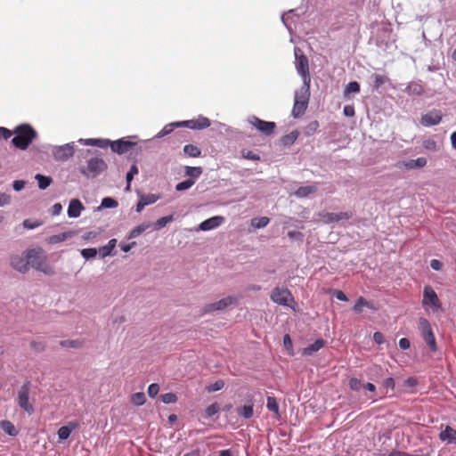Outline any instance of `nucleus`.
<instances>
[{
  "label": "nucleus",
  "mask_w": 456,
  "mask_h": 456,
  "mask_svg": "<svg viewBox=\"0 0 456 456\" xmlns=\"http://www.w3.org/2000/svg\"><path fill=\"white\" fill-rule=\"evenodd\" d=\"M37 138L38 133L35 127L31 124L24 122L14 126L11 144L17 150L27 151Z\"/></svg>",
  "instance_id": "obj_1"
},
{
  "label": "nucleus",
  "mask_w": 456,
  "mask_h": 456,
  "mask_svg": "<svg viewBox=\"0 0 456 456\" xmlns=\"http://www.w3.org/2000/svg\"><path fill=\"white\" fill-rule=\"evenodd\" d=\"M98 152V151L82 150L81 155L84 159H86V165H80L77 169L88 180L97 178L108 169V164L102 158L94 156L87 159L88 155Z\"/></svg>",
  "instance_id": "obj_2"
},
{
  "label": "nucleus",
  "mask_w": 456,
  "mask_h": 456,
  "mask_svg": "<svg viewBox=\"0 0 456 456\" xmlns=\"http://www.w3.org/2000/svg\"><path fill=\"white\" fill-rule=\"evenodd\" d=\"M310 98V86H302L300 91H296L294 94V103L291 110V116L294 118H301L309 103Z\"/></svg>",
  "instance_id": "obj_3"
},
{
  "label": "nucleus",
  "mask_w": 456,
  "mask_h": 456,
  "mask_svg": "<svg viewBox=\"0 0 456 456\" xmlns=\"http://www.w3.org/2000/svg\"><path fill=\"white\" fill-rule=\"evenodd\" d=\"M295 68L297 74L303 80V86H311V76L309 71V61L303 51L296 46L294 48Z\"/></svg>",
  "instance_id": "obj_4"
},
{
  "label": "nucleus",
  "mask_w": 456,
  "mask_h": 456,
  "mask_svg": "<svg viewBox=\"0 0 456 456\" xmlns=\"http://www.w3.org/2000/svg\"><path fill=\"white\" fill-rule=\"evenodd\" d=\"M30 387V380L24 381V383L20 386V387L18 390V395L16 398V402L19 407L22 409L29 416L34 414L35 412L33 405L29 403Z\"/></svg>",
  "instance_id": "obj_5"
},
{
  "label": "nucleus",
  "mask_w": 456,
  "mask_h": 456,
  "mask_svg": "<svg viewBox=\"0 0 456 456\" xmlns=\"http://www.w3.org/2000/svg\"><path fill=\"white\" fill-rule=\"evenodd\" d=\"M419 329L421 333V337L423 340L426 342L429 350L433 353H436L438 350L436 336L432 330L431 324L424 317H420L419 319Z\"/></svg>",
  "instance_id": "obj_6"
},
{
  "label": "nucleus",
  "mask_w": 456,
  "mask_h": 456,
  "mask_svg": "<svg viewBox=\"0 0 456 456\" xmlns=\"http://www.w3.org/2000/svg\"><path fill=\"white\" fill-rule=\"evenodd\" d=\"M270 298L273 303L279 305L289 307L295 311V308L289 305V302L294 305L297 303L289 289L275 287L271 292Z\"/></svg>",
  "instance_id": "obj_7"
},
{
  "label": "nucleus",
  "mask_w": 456,
  "mask_h": 456,
  "mask_svg": "<svg viewBox=\"0 0 456 456\" xmlns=\"http://www.w3.org/2000/svg\"><path fill=\"white\" fill-rule=\"evenodd\" d=\"M422 306L424 309L430 308L433 312H437L442 308V304L438 296L431 285H425L422 295Z\"/></svg>",
  "instance_id": "obj_8"
},
{
  "label": "nucleus",
  "mask_w": 456,
  "mask_h": 456,
  "mask_svg": "<svg viewBox=\"0 0 456 456\" xmlns=\"http://www.w3.org/2000/svg\"><path fill=\"white\" fill-rule=\"evenodd\" d=\"M132 138H137V136L132 135L127 137H122L114 141L111 140L110 145L111 151L118 155L127 153L129 151L135 148L138 144L137 142L132 141Z\"/></svg>",
  "instance_id": "obj_9"
},
{
  "label": "nucleus",
  "mask_w": 456,
  "mask_h": 456,
  "mask_svg": "<svg viewBox=\"0 0 456 456\" xmlns=\"http://www.w3.org/2000/svg\"><path fill=\"white\" fill-rule=\"evenodd\" d=\"M248 123L254 126L261 134L269 136L272 135L276 129V123L273 121H266L252 115L248 119Z\"/></svg>",
  "instance_id": "obj_10"
},
{
  "label": "nucleus",
  "mask_w": 456,
  "mask_h": 456,
  "mask_svg": "<svg viewBox=\"0 0 456 456\" xmlns=\"http://www.w3.org/2000/svg\"><path fill=\"white\" fill-rule=\"evenodd\" d=\"M23 256L27 259L28 270L34 269V266L38 263H45L46 261V256L44 249L41 247L29 248L23 251Z\"/></svg>",
  "instance_id": "obj_11"
},
{
  "label": "nucleus",
  "mask_w": 456,
  "mask_h": 456,
  "mask_svg": "<svg viewBox=\"0 0 456 456\" xmlns=\"http://www.w3.org/2000/svg\"><path fill=\"white\" fill-rule=\"evenodd\" d=\"M238 303L237 297L233 296H228L223 297L216 302L207 304L203 306L204 314H210L217 311L224 310L232 305H236Z\"/></svg>",
  "instance_id": "obj_12"
},
{
  "label": "nucleus",
  "mask_w": 456,
  "mask_h": 456,
  "mask_svg": "<svg viewBox=\"0 0 456 456\" xmlns=\"http://www.w3.org/2000/svg\"><path fill=\"white\" fill-rule=\"evenodd\" d=\"M52 153L56 161H67L75 154V144L74 142H68L63 145L54 146Z\"/></svg>",
  "instance_id": "obj_13"
},
{
  "label": "nucleus",
  "mask_w": 456,
  "mask_h": 456,
  "mask_svg": "<svg viewBox=\"0 0 456 456\" xmlns=\"http://www.w3.org/2000/svg\"><path fill=\"white\" fill-rule=\"evenodd\" d=\"M444 114L441 110L432 109L421 115L419 123L424 127H431L441 123Z\"/></svg>",
  "instance_id": "obj_14"
},
{
  "label": "nucleus",
  "mask_w": 456,
  "mask_h": 456,
  "mask_svg": "<svg viewBox=\"0 0 456 456\" xmlns=\"http://www.w3.org/2000/svg\"><path fill=\"white\" fill-rule=\"evenodd\" d=\"M244 403L237 406V414L244 419H249L254 416L255 400L254 396L250 394L246 395L243 399Z\"/></svg>",
  "instance_id": "obj_15"
},
{
  "label": "nucleus",
  "mask_w": 456,
  "mask_h": 456,
  "mask_svg": "<svg viewBox=\"0 0 456 456\" xmlns=\"http://www.w3.org/2000/svg\"><path fill=\"white\" fill-rule=\"evenodd\" d=\"M159 138L152 137L148 140L140 141L135 147V154L145 153H157L159 150V143L157 141Z\"/></svg>",
  "instance_id": "obj_16"
},
{
  "label": "nucleus",
  "mask_w": 456,
  "mask_h": 456,
  "mask_svg": "<svg viewBox=\"0 0 456 456\" xmlns=\"http://www.w3.org/2000/svg\"><path fill=\"white\" fill-rule=\"evenodd\" d=\"M183 127L191 130H202L208 128L211 125V121L207 117L200 115L197 118L182 120Z\"/></svg>",
  "instance_id": "obj_17"
},
{
  "label": "nucleus",
  "mask_w": 456,
  "mask_h": 456,
  "mask_svg": "<svg viewBox=\"0 0 456 456\" xmlns=\"http://www.w3.org/2000/svg\"><path fill=\"white\" fill-rule=\"evenodd\" d=\"M225 221L224 216H213L209 218H207L203 220L200 224L198 225L197 231L201 232H208L212 231L214 229L218 228L221 226Z\"/></svg>",
  "instance_id": "obj_18"
},
{
  "label": "nucleus",
  "mask_w": 456,
  "mask_h": 456,
  "mask_svg": "<svg viewBox=\"0 0 456 456\" xmlns=\"http://www.w3.org/2000/svg\"><path fill=\"white\" fill-rule=\"evenodd\" d=\"M79 422L77 420L69 421L57 430L58 443L68 440L74 430L78 428Z\"/></svg>",
  "instance_id": "obj_19"
},
{
  "label": "nucleus",
  "mask_w": 456,
  "mask_h": 456,
  "mask_svg": "<svg viewBox=\"0 0 456 456\" xmlns=\"http://www.w3.org/2000/svg\"><path fill=\"white\" fill-rule=\"evenodd\" d=\"M28 263L23 255H13L10 258L11 267L22 274H25L28 272Z\"/></svg>",
  "instance_id": "obj_20"
},
{
  "label": "nucleus",
  "mask_w": 456,
  "mask_h": 456,
  "mask_svg": "<svg viewBox=\"0 0 456 456\" xmlns=\"http://www.w3.org/2000/svg\"><path fill=\"white\" fill-rule=\"evenodd\" d=\"M327 342L322 338H316L312 344L300 349L303 356H312L326 346Z\"/></svg>",
  "instance_id": "obj_21"
},
{
  "label": "nucleus",
  "mask_w": 456,
  "mask_h": 456,
  "mask_svg": "<svg viewBox=\"0 0 456 456\" xmlns=\"http://www.w3.org/2000/svg\"><path fill=\"white\" fill-rule=\"evenodd\" d=\"M84 209L85 206L81 200L77 198H73L69 202L67 215L69 218H77Z\"/></svg>",
  "instance_id": "obj_22"
},
{
  "label": "nucleus",
  "mask_w": 456,
  "mask_h": 456,
  "mask_svg": "<svg viewBox=\"0 0 456 456\" xmlns=\"http://www.w3.org/2000/svg\"><path fill=\"white\" fill-rule=\"evenodd\" d=\"M77 142L82 145L106 149L110 147L111 140L108 138H80Z\"/></svg>",
  "instance_id": "obj_23"
},
{
  "label": "nucleus",
  "mask_w": 456,
  "mask_h": 456,
  "mask_svg": "<svg viewBox=\"0 0 456 456\" xmlns=\"http://www.w3.org/2000/svg\"><path fill=\"white\" fill-rule=\"evenodd\" d=\"M221 406L218 402H213L208 405L202 414V418L208 420L216 421L219 419Z\"/></svg>",
  "instance_id": "obj_24"
},
{
  "label": "nucleus",
  "mask_w": 456,
  "mask_h": 456,
  "mask_svg": "<svg viewBox=\"0 0 456 456\" xmlns=\"http://www.w3.org/2000/svg\"><path fill=\"white\" fill-rule=\"evenodd\" d=\"M402 91L410 96H421L425 93L424 86L420 80L409 82Z\"/></svg>",
  "instance_id": "obj_25"
},
{
  "label": "nucleus",
  "mask_w": 456,
  "mask_h": 456,
  "mask_svg": "<svg viewBox=\"0 0 456 456\" xmlns=\"http://www.w3.org/2000/svg\"><path fill=\"white\" fill-rule=\"evenodd\" d=\"M117 239H110L107 244L101 246L99 249L100 258H105L107 256H114L117 255L116 246Z\"/></svg>",
  "instance_id": "obj_26"
},
{
  "label": "nucleus",
  "mask_w": 456,
  "mask_h": 456,
  "mask_svg": "<svg viewBox=\"0 0 456 456\" xmlns=\"http://www.w3.org/2000/svg\"><path fill=\"white\" fill-rule=\"evenodd\" d=\"M438 437L442 442H446L449 444H456V429L447 425L441 430Z\"/></svg>",
  "instance_id": "obj_27"
},
{
  "label": "nucleus",
  "mask_w": 456,
  "mask_h": 456,
  "mask_svg": "<svg viewBox=\"0 0 456 456\" xmlns=\"http://www.w3.org/2000/svg\"><path fill=\"white\" fill-rule=\"evenodd\" d=\"M370 84L372 86V90L381 94L380 88L388 80L387 77L381 74L374 73L370 77Z\"/></svg>",
  "instance_id": "obj_28"
},
{
  "label": "nucleus",
  "mask_w": 456,
  "mask_h": 456,
  "mask_svg": "<svg viewBox=\"0 0 456 456\" xmlns=\"http://www.w3.org/2000/svg\"><path fill=\"white\" fill-rule=\"evenodd\" d=\"M317 190L318 187L316 184L299 186L294 191V195L298 199H303L308 197L310 194L315 193Z\"/></svg>",
  "instance_id": "obj_29"
},
{
  "label": "nucleus",
  "mask_w": 456,
  "mask_h": 456,
  "mask_svg": "<svg viewBox=\"0 0 456 456\" xmlns=\"http://www.w3.org/2000/svg\"><path fill=\"white\" fill-rule=\"evenodd\" d=\"M151 222H142L139 224H137L135 227H134L126 235L127 240H132L139 235H141L142 232H144L146 230L151 227Z\"/></svg>",
  "instance_id": "obj_30"
},
{
  "label": "nucleus",
  "mask_w": 456,
  "mask_h": 456,
  "mask_svg": "<svg viewBox=\"0 0 456 456\" xmlns=\"http://www.w3.org/2000/svg\"><path fill=\"white\" fill-rule=\"evenodd\" d=\"M181 127H183L182 120L168 123L155 135V138H159V139L163 138V137L170 134L171 133H173V131L175 128H181Z\"/></svg>",
  "instance_id": "obj_31"
},
{
  "label": "nucleus",
  "mask_w": 456,
  "mask_h": 456,
  "mask_svg": "<svg viewBox=\"0 0 456 456\" xmlns=\"http://www.w3.org/2000/svg\"><path fill=\"white\" fill-rule=\"evenodd\" d=\"M34 178L37 181V186L41 191L46 190L53 183V179L52 176L43 175L40 173L36 174Z\"/></svg>",
  "instance_id": "obj_32"
},
{
  "label": "nucleus",
  "mask_w": 456,
  "mask_h": 456,
  "mask_svg": "<svg viewBox=\"0 0 456 456\" xmlns=\"http://www.w3.org/2000/svg\"><path fill=\"white\" fill-rule=\"evenodd\" d=\"M118 206V201L110 196L103 197L101 200L100 205L95 208L94 211L100 212L106 208H116Z\"/></svg>",
  "instance_id": "obj_33"
},
{
  "label": "nucleus",
  "mask_w": 456,
  "mask_h": 456,
  "mask_svg": "<svg viewBox=\"0 0 456 456\" xmlns=\"http://www.w3.org/2000/svg\"><path fill=\"white\" fill-rule=\"evenodd\" d=\"M175 220V215L170 214L167 216H164L157 219L154 223H151V227L154 231H160L165 228L168 224L172 223Z\"/></svg>",
  "instance_id": "obj_34"
},
{
  "label": "nucleus",
  "mask_w": 456,
  "mask_h": 456,
  "mask_svg": "<svg viewBox=\"0 0 456 456\" xmlns=\"http://www.w3.org/2000/svg\"><path fill=\"white\" fill-rule=\"evenodd\" d=\"M203 169L201 167H184V175L193 181L195 183L197 179L202 175Z\"/></svg>",
  "instance_id": "obj_35"
},
{
  "label": "nucleus",
  "mask_w": 456,
  "mask_h": 456,
  "mask_svg": "<svg viewBox=\"0 0 456 456\" xmlns=\"http://www.w3.org/2000/svg\"><path fill=\"white\" fill-rule=\"evenodd\" d=\"M361 91L360 83L353 80L347 83L343 91V96L345 99H349L351 94H359Z\"/></svg>",
  "instance_id": "obj_36"
},
{
  "label": "nucleus",
  "mask_w": 456,
  "mask_h": 456,
  "mask_svg": "<svg viewBox=\"0 0 456 456\" xmlns=\"http://www.w3.org/2000/svg\"><path fill=\"white\" fill-rule=\"evenodd\" d=\"M0 429H2L6 435L12 437L19 435V430L16 428L14 424L8 419H3L0 421Z\"/></svg>",
  "instance_id": "obj_37"
},
{
  "label": "nucleus",
  "mask_w": 456,
  "mask_h": 456,
  "mask_svg": "<svg viewBox=\"0 0 456 456\" xmlns=\"http://www.w3.org/2000/svg\"><path fill=\"white\" fill-rule=\"evenodd\" d=\"M330 222H338L341 220H349L353 217L352 211L330 212L327 214Z\"/></svg>",
  "instance_id": "obj_38"
},
{
  "label": "nucleus",
  "mask_w": 456,
  "mask_h": 456,
  "mask_svg": "<svg viewBox=\"0 0 456 456\" xmlns=\"http://www.w3.org/2000/svg\"><path fill=\"white\" fill-rule=\"evenodd\" d=\"M299 134V131L295 129L289 132V134L281 136V138L280 139V143L284 147H289L295 143Z\"/></svg>",
  "instance_id": "obj_39"
},
{
  "label": "nucleus",
  "mask_w": 456,
  "mask_h": 456,
  "mask_svg": "<svg viewBox=\"0 0 456 456\" xmlns=\"http://www.w3.org/2000/svg\"><path fill=\"white\" fill-rule=\"evenodd\" d=\"M183 154L190 158H199L201 156V149L192 143L185 144L183 148Z\"/></svg>",
  "instance_id": "obj_40"
},
{
  "label": "nucleus",
  "mask_w": 456,
  "mask_h": 456,
  "mask_svg": "<svg viewBox=\"0 0 456 456\" xmlns=\"http://www.w3.org/2000/svg\"><path fill=\"white\" fill-rule=\"evenodd\" d=\"M138 198L143 202V204L147 207L149 205H152L157 202L160 199V194L155 193H142L141 191H137Z\"/></svg>",
  "instance_id": "obj_41"
},
{
  "label": "nucleus",
  "mask_w": 456,
  "mask_h": 456,
  "mask_svg": "<svg viewBox=\"0 0 456 456\" xmlns=\"http://www.w3.org/2000/svg\"><path fill=\"white\" fill-rule=\"evenodd\" d=\"M72 236L71 232H62L58 234L51 235L47 238L49 244H57L65 241Z\"/></svg>",
  "instance_id": "obj_42"
},
{
  "label": "nucleus",
  "mask_w": 456,
  "mask_h": 456,
  "mask_svg": "<svg viewBox=\"0 0 456 456\" xmlns=\"http://www.w3.org/2000/svg\"><path fill=\"white\" fill-rule=\"evenodd\" d=\"M266 408L269 411L280 417V405L277 399L273 395H268L266 398Z\"/></svg>",
  "instance_id": "obj_43"
},
{
  "label": "nucleus",
  "mask_w": 456,
  "mask_h": 456,
  "mask_svg": "<svg viewBox=\"0 0 456 456\" xmlns=\"http://www.w3.org/2000/svg\"><path fill=\"white\" fill-rule=\"evenodd\" d=\"M270 223V218L267 216H256L250 220V225L254 229H263Z\"/></svg>",
  "instance_id": "obj_44"
},
{
  "label": "nucleus",
  "mask_w": 456,
  "mask_h": 456,
  "mask_svg": "<svg viewBox=\"0 0 456 456\" xmlns=\"http://www.w3.org/2000/svg\"><path fill=\"white\" fill-rule=\"evenodd\" d=\"M34 269L43 273L46 276H53L55 274L54 268L50 264H47L46 261L45 263L37 264V265L34 266Z\"/></svg>",
  "instance_id": "obj_45"
},
{
  "label": "nucleus",
  "mask_w": 456,
  "mask_h": 456,
  "mask_svg": "<svg viewBox=\"0 0 456 456\" xmlns=\"http://www.w3.org/2000/svg\"><path fill=\"white\" fill-rule=\"evenodd\" d=\"M80 255L85 260L89 261L94 259L99 255V249L96 248H85L80 250Z\"/></svg>",
  "instance_id": "obj_46"
},
{
  "label": "nucleus",
  "mask_w": 456,
  "mask_h": 456,
  "mask_svg": "<svg viewBox=\"0 0 456 456\" xmlns=\"http://www.w3.org/2000/svg\"><path fill=\"white\" fill-rule=\"evenodd\" d=\"M84 341L81 339H64L61 340L59 345L66 348H80L83 346Z\"/></svg>",
  "instance_id": "obj_47"
},
{
  "label": "nucleus",
  "mask_w": 456,
  "mask_h": 456,
  "mask_svg": "<svg viewBox=\"0 0 456 456\" xmlns=\"http://www.w3.org/2000/svg\"><path fill=\"white\" fill-rule=\"evenodd\" d=\"M283 346L289 356L295 355V351L293 347V341L289 334H285L282 338Z\"/></svg>",
  "instance_id": "obj_48"
},
{
  "label": "nucleus",
  "mask_w": 456,
  "mask_h": 456,
  "mask_svg": "<svg viewBox=\"0 0 456 456\" xmlns=\"http://www.w3.org/2000/svg\"><path fill=\"white\" fill-rule=\"evenodd\" d=\"M43 224V222L39 219L27 218L22 222V226L27 230H34Z\"/></svg>",
  "instance_id": "obj_49"
},
{
  "label": "nucleus",
  "mask_w": 456,
  "mask_h": 456,
  "mask_svg": "<svg viewBox=\"0 0 456 456\" xmlns=\"http://www.w3.org/2000/svg\"><path fill=\"white\" fill-rule=\"evenodd\" d=\"M139 173V168L137 166V161L134 160L132 165L130 166L129 170L126 174V183H132L134 175H136Z\"/></svg>",
  "instance_id": "obj_50"
},
{
  "label": "nucleus",
  "mask_w": 456,
  "mask_h": 456,
  "mask_svg": "<svg viewBox=\"0 0 456 456\" xmlns=\"http://www.w3.org/2000/svg\"><path fill=\"white\" fill-rule=\"evenodd\" d=\"M395 387V381L393 377H388L382 382V387L379 388L384 394H387L389 390L394 391Z\"/></svg>",
  "instance_id": "obj_51"
},
{
  "label": "nucleus",
  "mask_w": 456,
  "mask_h": 456,
  "mask_svg": "<svg viewBox=\"0 0 456 456\" xmlns=\"http://www.w3.org/2000/svg\"><path fill=\"white\" fill-rule=\"evenodd\" d=\"M224 386H225L224 380L222 379H219L216 380L215 382L208 384L206 387V390L208 393H215V392H217V391L223 389L224 387Z\"/></svg>",
  "instance_id": "obj_52"
},
{
  "label": "nucleus",
  "mask_w": 456,
  "mask_h": 456,
  "mask_svg": "<svg viewBox=\"0 0 456 456\" xmlns=\"http://www.w3.org/2000/svg\"><path fill=\"white\" fill-rule=\"evenodd\" d=\"M146 402V396L143 392H136L131 395V403L134 406H142Z\"/></svg>",
  "instance_id": "obj_53"
},
{
  "label": "nucleus",
  "mask_w": 456,
  "mask_h": 456,
  "mask_svg": "<svg viewBox=\"0 0 456 456\" xmlns=\"http://www.w3.org/2000/svg\"><path fill=\"white\" fill-rule=\"evenodd\" d=\"M427 159L424 157H419L415 159H409V166L411 169H420L427 165Z\"/></svg>",
  "instance_id": "obj_54"
},
{
  "label": "nucleus",
  "mask_w": 456,
  "mask_h": 456,
  "mask_svg": "<svg viewBox=\"0 0 456 456\" xmlns=\"http://www.w3.org/2000/svg\"><path fill=\"white\" fill-rule=\"evenodd\" d=\"M319 126L320 125L317 120H313L309 122L304 129L305 135L307 137L314 135L316 133Z\"/></svg>",
  "instance_id": "obj_55"
},
{
  "label": "nucleus",
  "mask_w": 456,
  "mask_h": 456,
  "mask_svg": "<svg viewBox=\"0 0 456 456\" xmlns=\"http://www.w3.org/2000/svg\"><path fill=\"white\" fill-rule=\"evenodd\" d=\"M178 400V397L175 393L168 392L160 395V401L165 404H172L175 403Z\"/></svg>",
  "instance_id": "obj_56"
},
{
  "label": "nucleus",
  "mask_w": 456,
  "mask_h": 456,
  "mask_svg": "<svg viewBox=\"0 0 456 456\" xmlns=\"http://www.w3.org/2000/svg\"><path fill=\"white\" fill-rule=\"evenodd\" d=\"M365 305H366V298L362 296H360L354 302V305L352 307V311L358 314H362V308L365 307Z\"/></svg>",
  "instance_id": "obj_57"
},
{
  "label": "nucleus",
  "mask_w": 456,
  "mask_h": 456,
  "mask_svg": "<svg viewBox=\"0 0 456 456\" xmlns=\"http://www.w3.org/2000/svg\"><path fill=\"white\" fill-rule=\"evenodd\" d=\"M193 185H194L193 181L186 178L175 184V190L177 191H187L190 188H191Z\"/></svg>",
  "instance_id": "obj_58"
},
{
  "label": "nucleus",
  "mask_w": 456,
  "mask_h": 456,
  "mask_svg": "<svg viewBox=\"0 0 456 456\" xmlns=\"http://www.w3.org/2000/svg\"><path fill=\"white\" fill-rule=\"evenodd\" d=\"M240 153H241V157L243 159H246L248 160L258 161L261 159V157L258 153H256L253 151H250V150L243 149V150H241Z\"/></svg>",
  "instance_id": "obj_59"
},
{
  "label": "nucleus",
  "mask_w": 456,
  "mask_h": 456,
  "mask_svg": "<svg viewBox=\"0 0 456 456\" xmlns=\"http://www.w3.org/2000/svg\"><path fill=\"white\" fill-rule=\"evenodd\" d=\"M349 387L351 390L358 392L361 390V388L363 387L362 380L353 377L349 379Z\"/></svg>",
  "instance_id": "obj_60"
},
{
  "label": "nucleus",
  "mask_w": 456,
  "mask_h": 456,
  "mask_svg": "<svg viewBox=\"0 0 456 456\" xmlns=\"http://www.w3.org/2000/svg\"><path fill=\"white\" fill-rule=\"evenodd\" d=\"M159 391V385L158 383H151L148 386L147 395L150 398L154 399Z\"/></svg>",
  "instance_id": "obj_61"
},
{
  "label": "nucleus",
  "mask_w": 456,
  "mask_h": 456,
  "mask_svg": "<svg viewBox=\"0 0 456 456\" xmlns=\"http://www.w3.org/2000/svg\"><path fill=\"white\" fill-rule=\"evenodd\" d=\"M422 147L430 151H436L437 144L434 139L428 138L423 141Z\"/></svg>",
  "instance_id": "obj_62"
},
{
  "label": "nucleus",
  "mask_w": 456,
  "mask_h": 456,
  "mask_svg": "<svg viewBox=\"0 0 456 456\" xmlns=\"http://www.w3.org/2000/svg\"><path fill=\"white\" fill-rule=\"evenodd\" d=\"M287 236L290 240H296L298 242H302L304 240V234L298 231H289Z\"/></svg>",
  "instance_id": "obj_63"
},
{
  "label": "nucleus",
  "mask_w": 456,
  "mask_h": 456,
  "mask_svg": "<svg viewBox=\"0 0 456 456\" xmlns=\"http://www.w3.org/2000/svg\"><path fill=\"white\" fill-rule=\"evenodd\" d=\"M29 346L31 349L35 350L37 353H42L45 350V344L41 341L33 340L30 342Z\"/></svg>",
  "instance_id": "obj_64"
}]
</instances>
